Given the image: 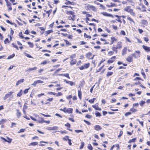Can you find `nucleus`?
Here are the masks:
<instances>
[{"label": "nucleus", "instance_id": "1", "mask_svg": "<svg viewBox=\"0 0 150 150\" xmlns=\"http://www.w3.org/2000/svg\"><path fill=\"white\" fill-rule=\"evenodd\" d=\"M124 11H126L129 13L131 15L133 16H135V13L133 11V9L131 8V7L130 6H128L126 7L124 9Z\"/></svg>", "mask_w": 150, "mask_h": 150}, {"label": "nucleus", "instance_id": "2", "mask_svg": "<svg viewBox=\"0 0 150 150\" xmlns=\"http://www.w3.org/2000/svg\"><path fill=\"white\" fill-rule=\"evenodd\" d=\"M140 52L139 50L136 51L135 53L132 54V55L135 58L140 57Z\"/></svg>", "mask_w": 150, "mask_h": 150}, {"label": "nucleus", "instance_id": "3", "mask_svg": "<svg viewBox=\"0 0 150 150\" xmlns=\"http://www.w3.org/2000/svg\"><path fill=\"white\" fill-rule=\"evenodd\" d=\"M90 66V63H88L87 64H85L84 65H83V66H82L81 67H79V69L81 70H83V69H87Z\"/></svg>", "mask_w": 150, "mask_h": 150}, {"label": "nucleus", "instance_id": "4", "mask_svg": "<svg viewBox=\"0 0 150 150\" xmlns=\"http://www.w3.org/2000/svg\"><path fill=\"white\" fill-rule=\"evenodd\" d=\"M58 127L57 126H53L48 127L46 128V129L49 130H55L57 129Z\"/></svg>", "mask_w": 150, "mask_h": 150}, {"label": "nucleus", "instance_id": "5", "mask_svg": "<svg viewBox=\"0 0 150 150\" xmlns=\"http://www.w3.org/2000/svg\"><path fill=\"white\" fill-rule=\"evenodd\" d=\"M70 14L71 15L68 17V19L70 20H72V21H74L75 20V16L72 14V12H71Z\"/></svg>", "mask_w": 150, "mask_h": 150}, {"label": "nucleus", "instance_id": "6", "mask_svg": "<svg viewBox=\"0 0 150 150\" xmlns=\"http://www.w3.org/2000/svg\"><path fill=\"white\" fill-rule=\"evenodd\" d=\"M92 107L96 110L100 111L101 110V108H99L98 107V103L96 104L95 105H92Z\"/></svg>", "mask_w": 150, "mask_h": 150}, {"label": "nucleus", "instance_id": "7", "mask_svg": "<svg viewBox=\"0 0 150 150\" xmlns=\"http://www.w3.org/2000/svg\"><path fill=\"white\" fill-rule=\"evenodd\" d=\"M133 56L132 55V54L128 56L127 59V60L129 62H131L132 61Z\"/></svg>", "mask_w": 150, "mask_h": 150}, {"label": "nucleus", "instance_id": "8", "mask_svg": "<svg viewBox=\"0 0 150 150\" xmlns=\"http://www.w3.org/2000/svg\"><path fill=\"white\" fill-rule=\"evenodd\" d=\"M37 69L36 67H34L33 68H29L27 70L25 71L30 72L33 71H35Z\"/></svg>", "mask_w": 150, "mask_h": 150}, {"label": "nucleus", "instance_id": "9", "mask_svg": "<svg viewBox=\"0 0 150 150\" xmlns=\"http://www.w3.org/2000/svg\"><path fill=\"white\" fill-rule=\"evenodd\" d=\"M116 58V57L115 56H113L110 58V59H109L108 61V64L114 62V60H113V59H115Z\"/></svg>", "mask_w": 150, "mask_h": 150}, {"label": "nucleus", "instance_id": "10", "mask_svg": "<svg viewBox=\"0 0 150 150\" xmlns=\"http://www.w3.org/2000/svg\"><path fill=\"white\" fill-rule=\"evenodd\" d=\"M142 47L146 52H149L150 51V47H149L143 45Z\"/></svg>", "mask_w": 150, "mask_h": 150}, {"label": "nucleus", "instance_id": "11", "mask_svg": "<svg viewBox=\"0 0 150 150\" xmlns=\"http://www.w3.org/2000/svg\"><path fill=\"white\" fill-rule=\"evenodd\" d=\"M102 14L105 16L111 17L112 18H113V16L111 14H109L106 12H104L102 13Z\"/></svg>", "mask_w": 150, "mask_h": 150}, {"label": "nucleus", "instance_id": "12", "mask_svg": "<svg viewBox=\"0 0 150 150\" xmlns=\"http://www.w3.org/2000/svg\"><path fill=\"white\" fill-rule=\"evenodd\" d=\"M115 16L117 18V19H116V20L118 22H120V23H121L122 22L120 20V17H121V16H119L117 15H115Z\"/></svg>", "mask_w": 150, "mask_h": 150}, {"label": "nucleus", "instance_id": "13", "mask_svg": "<svg viewBox=\"0 0 150 150\" xmlns=\"http://www.w3.org/2000/svg\"><path fill=\"white\" fill-rule=\"evenodd\" d=\"M116 47L118 49L121 48L122 47L121 42L120 41L118 42Z\"/></svg>", "mask_w": 150, "mask_h": 150}, {"label": "nucleus", "instance_id": "14", "mask_svg": "<svg viewBox=\"0 0 150 150\" xmlns=\"http://www.w3.org/2000/svg\"><path fill=\"white\" fill-rule=\"evenodd\" d=\"M117 40V39L114 37H112L111 38V44H112L113 43Z\"/></svg>", "mask_w": 150, "mask_h": 150}, {"label": "nucleus", "instance_id": "15", "mask_svg": "<svg viewBox=\"0 0 150 150\" xmlns=\"http://www.w3.org/2000/svg\"><path fill=\"white\" fill-rule=\"evenodd\" d=\"M127 50V47H125L123 48V49L122 50V55H124L126 54Z\"/></svg>", "mask_w": 150, "mask_h": 150}, {"label": "nucleus", "instance_id": "16", "mask_svg": "<svg viewBox=\"0 0 150 150\" xmlns=\"http://www.w3.org/2000/svg\"><path fill=\"white\" fill-rule=\"evenodd\" d=\"M24 81V79H21L20 80L18 81L16 83V85L17 86L19 84L23 82Z\"/></svg>", "mask_w": 150, "mask_h": 150}, {"label": "nucleus", "instance_id": "17", "mask_svg": "<svg viewBox=\"0 0 150 150\" xmlns=\"http://www.w3.org/2000/svg\"><path fill=\"white\" fill-rule=\"evenodd\" d=\"M94 128L96 130L98 131L101 129V128L99 125H96L94 127Z\"/></svg>", "mask_w": 150, "mask_h": 150}, {"label": "nucleus", "instance_id": "18", "mask_svg": "<svg viewBox=\"0 0 150 150\" xmlns=\"http://www.w3.org/2000/svg\"><path fill=\"white\" fill-rule=\"evenodd\" d=\"M38 142H32L31 143H30L28 146H35L37 145H38Z\"/></svg>", "mask_w": 150, "mask_h": 150}, {"label": "nucleus", "instance_id": "19", "mask_svg": "<svg viewBox=\"0 0 150 150\" xmlns=\"http://www.w3.org/2000/svg\"><path fill=\"white\" fill-rule=\"evenodd\" d=\"M73 109L71 108H68L66 110V112L69 113H72V112Z\"/></svg>", "mask_w": 150, "mask_h": 150}, {"label": "nucleus", "instance_id": "20", "mask_svg": "<svg viewBox=\"0 0 150 150\" xmlns=\"http://www.w3.org/2000/svg\"><path fill=\"white\" fill-rule=\"evenodd\" d=\"M88 7L89 8H90L92 10H93L95 11L96 10L95 7L93 6L88 5Z\"/></svg>", "mask_w": 150, "mask_h": 150}, {"label": "nucleus", "instance_id": "21", "mask_svg": "<svg viewBox=\"0 0 150 150\" xmlns=\"http://www.w3.org/2000/svg\"><path fill=\"white\" fill-rule=\"evenodd\" d=\"M76 59H72L70 63L71 65H74L76 64Z\"/></svg>", "mask_w": 150, "mask_h": 150}, {"label": "nucleus", "instance_id": "22", "mask_svg": "<svg viewBox=\"0 0 150 150\" xmlns=\"http://www.w3.org/2000/svg\"><path fill=\"white\" fill-rule=\"evenodd\" d=\"M78 96L79 99L81 100V90H78Z\"/></svg>", "mask_w": 150, "mask_h": 150}, {"label": "nucleus", "instance_id": "23", "mask_svg": "<svg viewBox=\"0 0 150 150\" xmlns=\"http://www.w3.org/2000/svg\"><path fill=\"white\" fill-rule=\"evenodd\" d=\"M17 116L19 118L21 116V112L19 111L18 110H17Z\"/></svg>", "mask_w": 150, "mask_h": 150}, {"label": "nucleus", "instance_id": "24", "mask_svg": "<svg viewBox=\"0 0 150 150\" xmlns=\"http://www.w3.org/2000/svg\"><path fill=\"white\" fill-rule=\"evenodd\" d=\"M39 120L38 121L39 122V123H43L45 122V121H44L43 118H40L39 117Z\"/></svg>", "mask_w": 150, "mask_h": 150}, {"label": "nucleus", "instance_id": "25", "mask_svg": "<svg viewBox=\"0 0 150 150\" xmlns=\"http://www.w3.org/2000/svg\"><path fill=\"white\" fill-rule=\"evenodd\" d=\"M142 23L145 25H147L148 24V22L146 20H142Z\"/></svg>", "mask_w": 150, "mask_h": 150}, {"label": "nucleus", "instance_id": "26", "mask_svg": "<svg viewBox=\"0 0 150 150\" xmlns=\"http://www.w3.org/2000/svg\"><path fill=\"white\" fill-rule=\"evenodd\" d=\"M127 19L130 21L132 22L133 23L135 24L134 22L133 21V19L129 16H127Z\"/></svg>", "mask_w": 150, "mask_h": 150}, {"label": "nucleus", "instance_id": "27", "mask_svg": "<svg viewBox=\"0 0 150 150\" xmlns=\"http://www.w3.org/2000/svg\"><path fill=\"white\" fill-rule=\"evenodd\" d=\"M69 136H65V137H66L67 138V140H68V144H69L70 145H71L72 144V143L71 142V140L69 139L68 138H69Z\"/></svg>", "mask_w": 150, "mask_h": 150}, {"label": "nucleus", "instance_id": "28", "mask_svg": "<svg viewBox=\"0 0 150 150\" xmlns=\"http://www.w3.org/2000/svg\"><path fill=\"white\" fill-rule=\"evenodd\" d=\"M23 93V91L21 89L19 92L17 94V96H21L22 95V94Z\"/></svg>", "mask_w": 150, "mask_h": 150}, {"label": "nucleus", "instance_id": "29", "mask_svg": "<svg viewBox=\"0 0 150 150\" xmlns=\"http://www.w3.org/2000/svg\"><path fill=\"white\" fill-rule=\"evenodd\" d=\"M61 75L64 76L69 79H70V77L69 76V74L68 73H67L64 74H61Z\"/></svg>", "mask_w": 150, "mask_h": 150}, {"label": "nucleus", "instance_id": "30", "mask_svg": "<svg viewBox=\"0 0 150 150\" xmlns=\"http://www.w3.org/2000/svg\"><path fill=\"white\" fill-rule=\"evenodd\" d=\"M88 148L90 150H92L93 148L90 144H89L88 146Z\"/></svg>", "mask_w": 150, "mask_h": 150}, {"label": "nucleus", "instance_id": "31", "mask_svg": "<svg viewBox=\"0 0 150 150\" xmlns=\"http://www.w3.org/2000/svg\"><path fill=\"white\" fill-rule=\"evenodd\" d=\"M81 144L80 146V149H83L84 145V143L83 142H81Z\"/></svg>", "mask_w": 150, "mask_h": 150}, {"label": "nucleus", "instance_id": "32", "mask_svg": "<svg viewBox=\"0 0 150 150\" xmlns=\"http://www.w3.org/2000/svg\"><path fill=\"white\" fill-rule=\"evenodd\" d=\"M113 74L112 72H108L106 75L108 77L110 76H111Z\"/></svg>", "mask_w": 150, "mask_h": 150}, {"label": "nucleus", "instance_id": "33", "mask_svg": "<svg viewBox=\"0 0 150 150\" xmlns=\"http://www.w3.org/2000/svg\"><path fill=\"white\" fill-rule=\"evenodd\" d=\"M67 83L69 84L71 86H72L73 85H75V83L71 81H68Z\"/></svg>", "mask_w": 150, "mask_h": 150}, {"label": "nucleus", "instance_id": "34", "mask_svg": "<svg viewBox=\"0 0 150 150\" xmlns=\"http://www.w3.org/2000/svg\"><path fill=\"white\" fill-rule=\"evenodd\" d=\"M118 49L117 47H115V46H113L112 48V50L115 51H116V52H117V49Z\"/></svg>", "mask_w": 150, "mask_h": 150}, {"label": "nucleus", "instance_id": "35", "mask_svg": "<svg viewBox=\"0 0 150 150\" xmlns=\"http://www.w3.org/2000/svg\"><path fill=\"white\" fill-rule=\"evenodd\" d=\"M136 140V138H135L133 139L129 140V143H130L132 142H135Z\"/></svg>", "mask_w": 150, "mask_h": 150}, {"label": "nucleus", "instance_id": "36", "mask_svg": "<svg viewBox=\"0 0 150 150\" xmlns=\"http://www.w3.org/2000/svg\"><path fill=\"white\" fill-rule=\"evenodd\" d=\"M4 42L5 44H6L9 43V42L8 39L7 38H6L4 40Z\"/></svg>", "mask_w": 150, "mask_h": 150}, {"label": "nucleus", "instance_id": "37", "mask_svg": "<svg viewBox=\"0 0 150 150\" xmlns=\"http://www.w3.org/2000/svg\"><path fill=\"white\" fill-rule=\"evenodd\" d=\"M21 38H24V37L23 36V34L22 32H20L19 33L18 35Z\"/></svg>", "mask_w": 150, "mask_h": 150}, {"label": "nucleus", "instance_id": "38", "mask_svg": "<svg viewBox=\"0 0 150 150\" xmlns=\"http://www.w3.org/2000/svg\"><path fill=\"white\" fill-rule=\"evenodd\" d=\"M96 117H100L101 116V114L98 112H97L95 113Z\"/></svg>", "mask_w": 150, "mask_h": 150}, {"label": "nucleus", "instance_id": "39", "mask_svg": "<svg viewBox=\"0 0 150 150\" xmlns=\"http://www.w3.org/2000/svg\"><path fill=\"white\" fill-rule=\"evenodd\" d=\"M9 94H6L5 96L4 97V100L6 99L7 98H8L9 97Z\"/></svg>", "mask_w": 150, "mask_h": 150}, {"label": "nucleus", "instance_id": "40", "mask_svg": "<svg viewBox=\"0 0 150 150\" xmlns=\"http://www.w3.org/2000/svg\"><path fill=\"white\" fill-rule=\"evenodd\" d=\"M55 95H56V96H61L62 95V93H61V92H59L57 93H56V94Z\"/></svg>", "mask_w": 150, "mask_h": 150}, {"label": "nucleus", "instance_id": "41", "mask_svg": "<svg viewBox=\"0 0 150 150\" xmlns=\"http://www.w3.org/2000/svg\"><path fill=\"white\" fill-rule=\"evenodd\" d=\"M84 36L85 37H86L87 38H91V36H88V35H87L86 33H85L84 34Z\"/></svg>", "mask_w": 150, "mask_h": 150}, {"label": "nucleus", "instance_id": "42", "mask_svg": "<svg viewBox=\"0 0 150 150\" xmlns=\"http://www.w3.org/2000/svg\"><path fill=\"white\" fill-rule=\"evenodd\" d=\"M141 73H142V74L144 78H145V77L146 76V75H145L143 71V70L142 69Z\"/></svg>", "mask_w": 150, "mask_h": 150}, {"label": "nucleus", "instance_id": "43", "mask_svg": "<svg viewBox=\"0 0 150 150\" xmlns=\"http://www.w3.org/2000/svg\"><path fill=\"white\" fill-rule=\"evenodd\" d=\"M28 44L30 45V47L32 48V47H33V44L32 43H31V42H28Z\"/></svg>", "mask_w": 150, "mask_h": 150}, {"label": "nucleus", "instance_id": "44", "mask_svg": "<svg viewBox=\"0 0 150 150\" xmlns=\"http://www.w3.org/2000/svg\"><path fill=\"white\" fill-rule=\"evenodd\" d=\"M25 55L27 57H28L29 58H33V57H32L31 55H30V54H27V53H25Z\"/></svg>", "mask_w": 150, "mask_h": 150}, {"label": "nucleus", "instance_id": "45", "mask_svg": "<svg viewBox=\"0 0 150 150\" xmlns=\"http://www.w3.org/2000/svg\"><path fill=\"white\" fill-rule=\"evenodd\" d=\"M67 108L65 107L63 109H60V110L61 111H63L65 112H66Z\"/></svg>", "mask_w": 150, "mask_h": 150}, {"label": "nucleus", "instance_id": "46", "mask_svg": "<svg viewBox=\"0 0 150 150\" xmlns=\"http://www.w3.org/2000/svg\"><path fill=\"white\" fill-rule=\"evenodd\" d=\"M52 12V9H50V10L48 11H47L46 13H47L48 14V16H49L50 14L51 13V12Z\"/></svg>", "mask_w": 150, "mask_h": 150}, {"label": "nucleus", "instance_id": "47", "mask_svg": "<svg viewBox=\"0 0 150 150\" xmlns=\"http://www.w3.org/2000/svg\"><path fill=\"white\" fill-rule=\"evenodd\" d=\"M12 94V93L11 92H10V100L11 99H12L13 98V96H16V94H14V95H13L12 96L11 95V94Z\"/></svg>", "mask_w": 150, "mask_h": 150}, {"label": "nucleus", "instance_id": "48", "mask_svg": "<svg viewBox=\"0 0 150 150\" xmlns=\"http://www.w3.org/2000/svg\"><path fill=\"white\" fill-rule=\"evenodd\" d=\"M130 111L132 112H135L137 111V110L135 109H134V108H132L130 109Z\"/></svg>", "mask_w": 150, "mask_h": 150}, {"label": "nucleus", "instance_id": "49", "mask_svg": "<svg viewBox=\"0 0 150 150\" xmlns=\"http://www.w3.org/2000/svg\"><path fill=\"white\" fill-rule=\"evenodd\" d=\"M112 27L113 29L115 30H117L118 29L117 27V26H115L114 25H112Z\"/></svg>", "mask_w": 150, "mask_h": 150}, {"label": "nucleus", "instance_id": "50", "mask_svg": "<svg viewBox=\"0 0 150 150\" xmlns=\"http://www.w3.org/2000/svg\"><path fill=\"white\" fill-rule=\"evenodd\" d=\"M65 126H67V127H68V128L70 127V126H71L68 123H67L65 124Z\"/></svg>", "mask_w": 150, "mask_h": 150}, {"label": "nucleus", "instance_id": "51", "mask_svg": "<svg viewBox=\"0 0 150 150\" xmlns=\"http://www.w3.org/2000/svg\"><path fill=\"white\" fill-rule=\"evenodd\" d=\"M123 132L122 131H121L120 132V134L118 136V137L119 138H120V137L122 135V134H123Z\"/></svg>", "mask_w": 150, "mask_h": 150}, {"label": "nucleus", "instance_id": "52", "mask_svg": "<svg viewBox=\"0 0 150 150\" xmlns=\"http://www.w3.org/2000/svg\"><path fill=\"white\" fill-rule=\"evenodd\" d=\"M75 131L76 132H77V133H80V132H83V131L81 130H75Z\"/></svg>", "mask_w": 150, "mask_h": 150}, {"label": "nucleus", "instance_id": "53", "mask_svg": "<svg viewBox=\"0 0 150 150\" xmlns=\"http://www.w3.org/2000/svg\"><path fill=\"white\" fill-rule=\"evenodd\" d=\"M37 84L38 83H42L43 82L41 80H38L37 81H36Z\"/></svg>", "mask_w": 150, "mask_h": 150}, {"label": "nucleus", "instance_id": "54", "mask_svg": "<svg viewBox=\"0 0 150 150\" xmlns=\"http://www.w3.org/2000/svg\"><path fill=\"white\" fill-rule=\"evenodd\" d=\"M25 104L26 103H25V104L24 105L23 108V110H26L28 106H27V105H26Z\"/></svg>", "mask_w": 150, "mask_h": 150}, {"label": "nucleus", "instance_id": "55", "mask_svg": "<svg viewBox=\"0 0 150 150\" xmlns=\"http://www.w3.org/2000/svg\"><path fill=\"white\" fill-rule=\"evenodd\" d=\"M145 103V102L144 101H141L140 103V105L142 106Z\"/></svg>", "mask_w": 150, "mask_h": 150}, {"label": "nucleus", "instance_id": "56", "mask_svg": "<svg viewBox=\"0 0 150 150\" xmlns=\"http://www.w3.org/2000/svg\"><path fill=\"white\" fill-rule=\"evenodd\" d=\"M16 123L14 122H12L11 125V127H13L16 126Z\"/></svg>", "mask_w": 150, "mask_h": 150}, {"label": "nucleus", "instance_id": "57", "mask_svg": "<svg viewBox=\"0 0 150 150\" xmlns=\"http://www.w3.org/2000/svg\"><path fill=\"white\" fill-rule=\"evenodd\" d=\"M131 113L130 112H127V113H126L125 114V116H127L129 115H131Z\"/></svg>", "mask_w": 150, "mask_h": 150}, {"label": "nucleus", "instance_id": "58", "mask_svg": "<svg viewBox=\"0 0 150 150\" xmlns=\"http://www.w3.org/2000/svg\"><path fill=\"white\" fill-rule=\"evenodd\" d=\"M5 122V120L4 119H2L0 121V125L4 123Z\"/></svg>", "mask_w": 150, "mask_h": 150}, {"label": "nucleus", "instance_id": "59", "mask_svg": "<svg viewBox=\"0 0 150 150\" xmlns=\"http://www.w3.org/2000/svg\"><path fill=\"white\" fill-rule=\"evenodd\" d=\"M121 34L122 35H126V33H125V32L123 30H122L121 31Z\"/></svg>", "mask_w": 150, "mask_h": 150}, {"label": "nucleus", "instance_id": "60", "mask_svg": "<svg viewBox=\"0 0 150 150\" xmlns=\"http://www.w3.org/2000/svg\"><path fill=\"white\" fill-rule=\"evenodd\" d=\"M144 1V3L147 6H148L149 5L148 2L146 0H143Z\"/></svg>", "mask_w": 150, "mask_h": 150}, {"label": "nucleus", "instance_id": "61", "mask_svg": "<svg viewBox=\"0 0 150 150\" xmlns=\"http://www.w3.org/2000/svg\"><path fill=\"white\" fill-rule=\"evenodd\" d=\"M114 53V52L112 51H110L108 53V54L110 55H112Z\"/></svg>", "mask_w": 150, "mask_h": 150}, {"label": "nucleus", "instance_id": "62", "mask_svg": "<svg viewBox=\"0 0 150 150\" xmlns=\"http://www.w3.org/2000/svg\"><path fill=\"white\" fill-rule=\"evenodd\" d=\"M84 121L85 122L86 124L88 125H91V123L88 121H86L85 120H84Z\"/></svg>", "mask_w": 150, "mask_h": 150}, {"label": "nucleus", "instance_id": "63", "mask_svg": "<svg viewBox=\"0 0 150 150\" xmlns=\"http://www.w3.org/2000/svg\"><path fill=\"white\" fill-rule=\"evenodd\" d=\"M75 56H76V55L75 54H72L71 55V56L70 57V58H71V59H72L73 58H75Z\"/></svg>", "mask_w": 150, "mask_h": 150}, {"label": "nucleus", "instance_id": "64", "mask_svg": "<svg viewBox=\"0 0 150 150\" xmlns=\"http://www.w3.org/2000/svg\"><path fill=\"white\" fill-rule=\"evenodd\" d=\"M25 129H21L19 130V131L18 132V133H21L24 132L25 131Z\"/></svg>", "mask_w": 150, "mask_h": 150}]
</instances>
